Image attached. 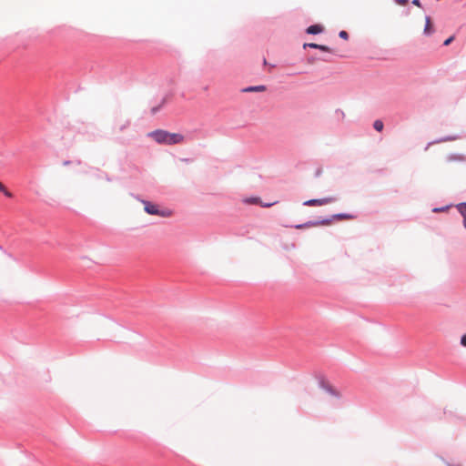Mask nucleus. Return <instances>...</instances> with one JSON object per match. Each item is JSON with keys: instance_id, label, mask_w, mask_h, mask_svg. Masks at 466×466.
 <instances>
[{"instance_id": "obj_1", "label": "nucleus", "mask_w": 466, "mask_h": 466, "mask_svg": "<svg viewBox=\"0 0 466 466\" xmlns=\"http://www.w3.org/2000/svg\"><path fill=\"white\" fill-rule=\"evenodd\" d=\"M148 137L160 145H177L184 140V136L179 133H170L164 129H156L148 133Z\"/></svg>"}, {"instance_id": "obj_2", "label": "nucleus", "mask_w": 466, "mask_h": 466, "mask_svg": "<svg viewBox=\"0 0 466 466\" xmlns=\"http://www.w3.org/2000/svg\"><path fill=\"white\" fill-rule=\"evenodd\" d=\"M318 384H319V387L322 390H324L327 393H329V395L333 396V397H336V398H340V394L339 392L335 390L325 379V377L323 375H319L318 376Z\"/></svg>"}, {"instance_id": "obj_3", "label": "nucleus", "mask_w": 466, "mask_h": 466, "mask_svg": "<svg viewBox=\"0 0 466 466\" xmlns=\"http://www.w3.org/2000/svg\"><path fill=\"white\" fill-rule=\"evenodd\" d=\"M329 224H330V219H325V218H320L316 220H309L305 223L295 225V226H293V228L300 229V228H305L316 227V226H320V225H329Z\"/></svg>"}, {"instance_id": "obj_4", "label": "nucleus", "mask_w": 466, "mask_h": 466, "mask_svg": "<svg viewBox=\"0 0 466 466\" xmlns=\"http://www.w3.org/2000/svg\"><path fill=\"white\" fill-rule=\"evenodd\" d=\"M336 200L333 197L322 198H311L303 203L304 206L316 207L323 206Z\"/></svg>"}, {"instance_id": "obj_5", "label": "nucleus", "mask_w": 466, "mask_h": 466, "mask_svg": "<svg viewBox=\"0 0 466 466\" xmlns=\"http://www.w3.org/2000/svg\"><path fill=\"white\" fill-rule=\"evenodd\" d=\"M313 48V49H319L320 51H323V52H328V53H330V54H335V52L328 46H325V45H319V44H316V43H305L303 45V48Z\"/></svg>"}, {"instance_id": "obj_6", "label": "nucleus", "mask_w": 466, "mask_h": 466, "mask_svg": "<svg viewBox=\"0 0 466 466\" xmlns=\"http://www.w3.org/2000/svg\"><path fill=\"white\" fill-rule=\"evenodd\" d=\"M142 203L144 204V210L146 213L149 215H156L158 213V206L156 204H153L152 202L148 200H142Z\"/></svg>"}, {"instance_id": "obj_7", "label": "nucleus", "mask_w": 466, "mask_h": 466, "mask_svg": "<svg viewBox=\"0 0 466 466\" xmlns=\"http://www.w3.org/2000/svg\"><path fill=\"white\" fill-rule=\"evenodd\" d=\"M354 218H355V216L352 214H350V213H337V214H333L331 216L326 217L325 219H330V223H331L335 219H337V220L352 219Z\"/></svg>"}, {"instance_id": "obj_8", "label": "nucleus", "mask_w": 466, "mask_h": 466, "mask_svg": "<svg viewBox=\"0 0 466 466\" xmlns=\"http://www.w3.org/2000/svg\"><path fill=\"white\" fill-rule=\"evenodd\" d=\"M324 27L321 25L314 24L307 27L306 33L309 35H319L322 33Z\"/></svg>"}, {"instance_id": "obj_9", "label": "nucleus", "mask_w": 466, "mask_h": 466, "mask_svg": "<svg viewBox=\"0 0 466 466\" xmlns=\"http://www.w3.org/2000/svg\"><path fill=\"white\" fill-rule=\"evenodd\" d=\"M267 89L266 86L258 85V86H248L241 89L243 93H251V92H263Z\"/></svg>"}, {"instance_id": "obj_10", "label": "nucleus", "mask_w": 466, "mask_h": 466, "mask_svg": "<svg viewBox=\"0 0 466 466\" xmlns=\"http://www.w3.org/2000/svg\"><path fill=\"white\" fill-rule=\"evenodd\" d=\"M434 32L433 26L431 25V20L429 15H426L425 17V26H424V35H431Z\"/></svg>"}, {"instance_id": "obj_11", "label": "nucleus", "mask_w": 466, "mask_h": 466, "mask_svg": "<svg viewBox=\"0 0 466 466\" xmlns=\"http://www.w3.org/2000/svg\"><path fill=\"white\" fill-rule=\"evenodd\" d=\"M457 209L461 213V215L463 217V219L466 218V202H461L457 205Z\"/></svg>"}, {"instance_id": "obj_12", "label": "nucleus", "mask_w": 466, "mask_h": 466, "mask_svg": "<svg viewBox=\"0 0 466 466\" xmlns=\"http://www.w3.org/2000/svg\"><path fill=\"white\" fill-rule=\"evenodd\" d=\"M383 127H384V124L381 120L380 119H377L374 121L373 123V128L378 131V132H381L383 130Z\"/></svg>"}, {"instance_id": "obj_13", "label": "nucleus", "mask_w": 466, "mask_h": 466, "mask_svg": "<svg viewBox=\"0 0 466 466\" xmlns=\"http://www.w3.org/2000/svg\"><path fill=\"white\" fill-rule=\"evenodd\" d=\"M244 201H245V203H248V204H257V205H259L260 202H261V199L258 197H251V198H246Z\"/></svg>"}, {"instance_id": "obj_14", "label": "nucleus", "mask_w": 466, "mask_h": 466, "mask_svg": "<svg viewBox=\"0 0 466 466\" xmlns=\"http://www.w3.org/2000/svg\"><path fill=\"white\" fill-rule=\"evenodd\" d=\"M457 138H459V136H446V137L437 139L435 142L441 143V142H446V141H452V140H456Z\"/></svg>"}, {"instance_id": "obj_15", "label": "nucleus", "mask_w": 466, "mask_h": 466, "mask_svg": "<svg viewBox=\"0 0 466 466\" xmlns=\"http://www.w3.org/2000/svg\"><path fill=\"white\" fill-rule=\"evenodd\" d=\"M0 192H2L5 197L12 198V193L5 187V186L0 181Z\"/></svg>"}, {"instance_id": "obj_16", "label": "nucleus", "mask_w": 466, "mask_h": 466, "mask_svg": "<svg viewBox=\"0 0 466 466\" xmlns=\"http://www.w3.org/2000/svg\"><path fill=\"white\" fill-rule=\"evenodd\" d=\"M171 214H172V212L169 209H160L159 208L157 216H160L162 218H168L171 216Z\"/></svg>"}, {"instance_id": "obj_17", "label": "nucleus", "mask_w": 466, "mask_h": 466, "mask_svg": "<svg viewBox=\"0 0 466 466\" xmlns=\"http://www.w3.org/2000/svg\"><path fill=\"white\" fill-rule=\"evenodd\" d=\"M339 36L341 38V39H344V40H348L349 39V34L347 31L345 30H341L339 32Z\"/></svg>"}, {"instance_id": "obj_18", "label": "nucleus", "mask_w": 466, "mask_h": 466, "mask_svg": "<svg viewBox=\"0 0 466 466\" xmlns=\"http://www.w3.org/2000/svg\"><path fill=\"white\" fill-rule=\"evenodd\" d=\"M455 36L454 35H451L450 37H448L444 42H443V46H447L451 44V42L454 40Z\"/></svg>"}, {"instance_id": "obj_19", "label": "nucleus", "mask_w": 466, "mask_h": 466, "mask_svg": "<svg viewBox=\"0 0 466 466\" xmlns=\"http://www.w3.org/2000/svg\"><path fill=\"white\" fill-rule=\"evenodd\" d=\"M335 114H336L337 116H339L341 118H344V116H345V114H344V112H343L341 109H337V110L335 111Z\"/></svg>"}, {"instance_id": "obj_20", "label": "nucleus", "mask_w": 466, "mask_h": 466, "mask_svg": "<svg viewBox=\"0 0 466 466\" xmlns=\"http://www.w3.org/2000/svg\"><path fill=\"white\" fill-rule=\"evenodd\" d=\"M461 157L460 155H451L448 158L449 160H457L460 159Z\"/></svg>"}, {"instance_id": "obj_21", "label": "nucleus", "mask_w": 466, "mask_h": 466, "mask_svg": "<svg viewBox=\"0 0 466 466\" xmlns=\"http://www.w3.org/2000/svg\"><path fill=\"white\" fill-rule=\"evenodd\" d=\"M461 344L463 346V347H466V334H463L461 338Z\"/></svg>"}, {"instance_id": "obj_22", "label": "nucleus", "mask_w": 466, "mask_h": 466, "mask_svg": "<svg viewBox=\"0 0 466 466\" xmlns=\"http://www.w3.org/2000/svg\"><path fill=\"white\" fill-rule=\"evenodd\" d=\"M160 107H161V106L152 107V108H151V114H152V115L157 114V112H158V110L160 109Z\"/></svg>"}, {"instance_id": "obj_23", "label": "nucleus", "mask_w": 466, "mask_h": 466, "mask_svg": "<svg viewBox=\"0 0 466 466\" xmlns=\"http://www.w3.org/2000/svg\"><path fill=\"white\" fill-rule=\"evenodd\" d=\"M395 2L400 5H405L408 4L409 0H395Z\"/></svg>"}, {"instance_id": "obj_24", "label": "nucleus", "mask_w": 466, "mask_h": 466, "mask_svg": "<svg viewBox=\"0 0 466 466\" xmlns=\"http://www.w3.org/2000/svg\"><path fill=\"white\" fill-rule=\"evenodd\" d=\"M259 205H260L261 207H263V208H269V207H271L272 205H274V203H268V202L263 203V202L261 201Z\"/></svg>"}, {"instance_id": "obj_25", "label": "nucleus", "mask_w": 466, "mask_h": 466, "mask_svg": "<svg viewBox=\"0 0 466 466\" xmlns=\"http://www.w3.org/2000/svg\"><path fill=\"white\" fill-rule=\"evenodd\" d=\"M412 5H417L419 7H422V5L420 3V0H412Z\"/></svg>"}, {"instance_id": "obj_26", "label": "nucleus", "mask_w": 466, "mask_h": 466, "mask_svg": "<svg viewBox=\"0 0 466 466\" xmlns=\"http://www.w3.org/2000/svg\"><path fill=\"white\" fill-rule=\"evenodd\" d=\"M318 58L314 57V56H310L308 58V63L309 64H312L315 60H317Z\"/></svg>"}, {"instance_id": "obj_27", "label": "nucleus", "mask_w": 466, "mask_h": 466, "mask_svg": "<svg viewBox=\"0 0 466 466\" xmlns=\"http://www.w3.org/2000/svg\"><path fill=\"white\" fill-rule=\"evenodd\" d=\"M322 173V169L320 167H319L316 172H315V176L316 177H319Z\"/></svg>"}, {"instance_id": "obj_28", "label": "nucleus", "mask_w": 466, "mask_h": 466, "mask_svg": "<svg viewBox=\"0 0 466 466\" xmlns=\"http://www.w3.org/2000/svg\"><path fill=\"white\" fill-rule=\"evenodd\" d=\"M322 61H325V62H330V59L329 58H326V57H323V58H320Z\"/></svg>"}, {"instance_id": "obj_29", "label": "nucleus", "mask_w": 466, "mask_h": 466, "mask_svg": "<svg viewBox=\"0 0 466 466\" xmlns=\"http://www.w3.org/2000/svg\"><path fill=\"white\" fill-rule=\"evenodd\" d=\"M446 208H448V207H445V208H439V209H434L435 211L437 210H441V211H444Z\"/></svg>"}, {"instance_id": "obj_30", "label": "nucleus", "mask_w": 466, "mask_h": 466, "mask_svg": "<svg viewBox=\"0 0 466 466\" xmlns=\"http://www.w3.org/2000/svg\"><path fill=\"white\" fill-rule=\"evenodd\" d=\"M69 163H70L69 161H65L63 164H64L65 166H66V165H68Z\"/></svg>"}, {"instance_id": "obj_31", "label": "nucleus", "mask_w": 466, "mask_h": 466, "mask_svg": "<svg viewBox=\"0 0 466 466\" xmlns=\"http://www.w3.org/2000/svg\"><path fill=\"white\" fill-rule=\"evenodd\" d=\"M264 65H268L266 58L263 59Z\"/></svg>"}, {"instance_id": "obj_32", "label": "nucleus", "mask_w": 466, "mask_h": 466, "mask_svg": "<svg viewBox=\"0 0 466 466\" xmlns=\"http://www.w3.org/2000/svg\"><path fill=\"white\" fill-rule=\"evenodd\" d=\"M463 225H464V227H465V228H466V218H465V219H463Z\"/></svg>"}]
</instances>
